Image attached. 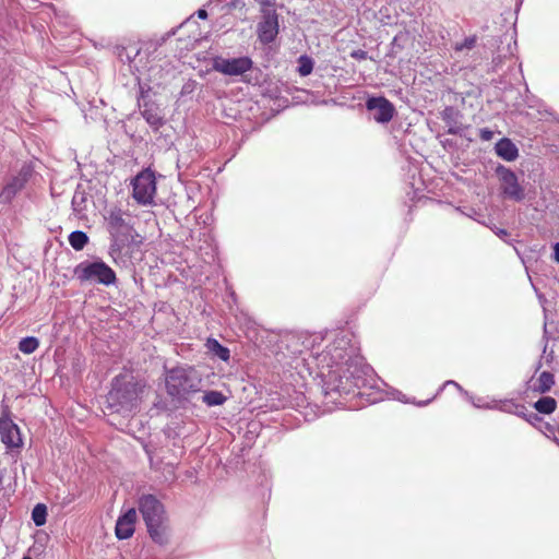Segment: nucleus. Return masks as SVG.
<instances>
[{"label": "nucleus", "instance_id": "1", "mask_svg": "<svg viewBox=\"0 0 559 559\" xmlns=\"http://www.w3.org/2000/svg\"><path fill=\"white\" fill-rule=\"evenodd\" d=\"M146 388L144 379H139L132 373H119L111 381L107 402L117 412H131L141 403Z\"/></svg>", "mask_w": 559, "mask_h": 559}, {"label": "nucleus", "instance_id": "2", "mask_svg": "<svg viewBox=\"0 0 559 559\" xmlns=\"http://www.w3.org/2000/svg\"><path fill=\"white\" fill-rule=\"evenodd\" d=\"M139 510L146 524L151 538L164 545L168 542V521L164 506L153 495H143L139 500Z\"/></svg>", "mask_w": 559, "mask_h": 559}, {"label": "nucleus", "instance_id": "3", "mask_svg": "<svg viewBox=\"0 0 559 559\" xmlns=\"http://www.w3.org/2000/svg\"><path fill=\"white\" fill-rule=\"evenodd\" d=\"M165 388L169 396L186 399L189 394L200 391L201 378L192 367H175L165 373Z\"/></svg>", "mask_w": 559, "mask_h": 559}, {"label": "nucleus", "instance_id": "4", "mask_svg": "<svg viewBox=\"0 0 559 559\" xmlns=\"http://www.w3.org/2000/svg\"><path fill=\"white\" fill-rule=\"evenodd\" d=\"M74 275L81 282L95 281L107 286L117 280L115 271L103 261L82 262L74 269Z\"/></svg>", "mask_w": 559, "mask_h": 559}, {"label": "nucleus", "instance_id": "5", "mask_svg": "<svg viewBox=\"0 0 559 559\" xmlns=\"http://www.w3.org/2000/svg\"><path fill=\"white\" fill-rule=\"evenodd\" d=\"M128 217L129 215L117 206L111 207L105 216L107 229L117 243H123L132 236L133 226Z\"/></svg>", "mask_w": 559, "mask_h": 559}, {"label": "nucleus", "instance_id": "6", "mask_svg": "<svg viewBox=\"0 0 559 559\" xmlns=\"http://www.w3.org/2000/svg\"><path fill=\"white\" fill-rule=\"evenodd\" d=\"M156 193V180L154 174L150 169H145L136 175L132 181V197L142 205L153 202Z\"/></svg>", "mask_w": 559, "mask_h": 559}, {"label": "nucleus", "instance_id": "7", "mask_svg": "<svg viewBox=\"0 0 559 559\" xmlns=\"http://www.w3.org/2000/svg\"><path fill=\"white\" fill-rule=\"evenodd\" d=\"M253 67V61L249 57L239 58H223L216 57L213 60V69L224 75L237 76L250 71Z\"/></svg>", "mask_w": 559, "mask_h": 559}, {"label": "nucleus", "instance_id": "8", "mask_svg": "<svg viewBox=\"0 0 559 559\" xmlns=\"http://www.w3.org/2000/svg\"><path fill=\"white\" fill-rule=\"evenodd\" d=\"M366 108L369 111H374L373 119L379 123L390 122L395 114L394 105L383 96L369 97L366 102Z\"/></svg>", "mask_w": 559, "mask_h": 559}, {"label": "nucleus", "instance_id": "9", "mask_svg": "<svg viewBox=\"0 0 559 559\" xmlns=\"http://www.w3.org/2000/svg\"><path fill=\"white\" fill-rule=\"evenodd\" d=\"M0 439L8 449H20L23 445L19 426L7 415L0 417Z\"/></svg>", "mask_w": 559, "mask_h": 559}, {"label": "nucleus", "instance_id": "10", "mask_svg": "<svg viewBox=\"0 0 559 559\" xmlns=\"http://www.w3.org/2000/svg\"><path fill=\"white\" fill-rule=\"evenodd\" d=\"M257 34L259 40L266 45L272 43L278 34V17L275 12H267L259 22Z\"/></svg>", "mask_w": 559, "mask_h": 559}, {"label": "nucleus", "instance_id": "11", "mask_svg": "<svg viewBox=\"0 0 559 559\" xmlns=\"http://www.w3.org/2000/svg\"><path fill=\"white\" fill-rule=\"evenodd\" d=\"M498 173L502 181L503 193L515 201L523 200L524 190L519 185L515 174L512 170L507 169L504 167L498 168Z\"/></svg>", "mask_w": 559, "mask_h": 559}, {"label": "nucleus", "instance_id": "12", "mask_svg": "<svg viewBox=\"0 0 559 559\" xmlns=\"http://www.w3.org/2000/svg\"><path fill=\"white\" fill-rule=\"evenodd\" d=\"M136 511L131 508L121 516L118 518L116 523V536L119 539H128L130 538L135 530L136 523Z\"/></svg>", "mask_w": 559, "mask_h": 559}, {"label": "nucleus", "instance_id": "13", "mask_svg": "<svg viewBox=\"0 0 559 559\" xmlns=\"http://www.w3.org/2000/svg\"><path fill=\"white\" fill-rule=\"evenodd\" d=\"M141 114L145 121L154 129L158 130L164 124V118L159 106L155 102H144Z\"/></svg>", "mask_w": 559, "mask_h": 559}, {"label": "nucleus", "instance_id": "14", "mask_svg": "<svg viewBox=\"0 0 559 559\" xmlns=\"http://www.w3.org/2000/svg\"><path fill=\"white\" fill-rule=\"evenodd\" d=\"M345 345H347V342L344 338H341L328 347L326 353L331 356V360L336 366H340L343 362L347 364L350 359L348 348Z\"/></svg>", "mask_w": 559, "mask_h": 559}, {"label": "nucleus", "instance_id": "15", "mask_svg": "<svg viewBox=\"0 0 559 559\" xmlns=\"http://www.w3.org/2000/svg\"><path fill=\"white\" fill-rule=\"evenodd\" d=\"M496 153L498 156L508 162L514 160L519 155L518 147L511 142V140L506 138L501 139L496 144Z\"/></svg>", "mask_w": 559, "mask_h": 559}, {"label": "nucleus", "instance_id": "16", "mask_svg": "<svg viewBox=\"0 0 559 559\" xmlns=\"http://www.w3.org/2000/svg\"><path fill=\"white\" fill-rule=\"evenodd\" d=\"M205 347L207 348L209 353L213 354L214 356H217L223 361H228L230 358V352L227 347L223 346L215 338H207L205 343Z\"/></svg>", "mask_w": 559, "mask_h": 559}, {"label": "nucleus", "instance_id": "17", "mask_svg": "<svg viewBox=\"0 0 559 559\" xmlns=\"http://www.w3.org/2000/svg\"><path fill=\"white\" fill-rule=\"evenodd\" d=\"M534 408L540 414L549 415L556 411L557 401L551 396H544L534 403Z\"/></svg>", "mask_w": 559, "mask_h": 559}, {"label": "nucleus", "instance_id": "18", "mask_svg": "<svg viewBox=\"0 0 559 559\" xmlns=\"http://www.w3.org/2000/svg\"><path fill=\"white\" fill-rule=\"evenodd\" d=\"M87 242L88 237L84 231L75 230L69 235V243L76 251L82 250Z\"/></svg>", "mask_w": 559, "mask_h": 559}, {"label": "nucleus", "instance_id": "19", "mask_svg": "<svg viewBox=\"0 0 559 559\" xmlns=\"http://www.w3.org/2000/svg\"><path fill=\"white\" fill-rule=\"evenodd\" d=\"M554 374L550 373L549 371H543L537 379L536 391L540 393L548 392L554 385Z\"/></svg>", "mask_w": 559, "mask_h": 559}, {"label": "nucleus", "instance_id": "20", "mask_svg": "<svg viewBox=\"0 0 559 559\" xmlns=\"http://www.w3.org/2000/svg\"><path fill=\"white\" fill-rule=\"evenodd\" d=\"M39 347L38 338L27 336L19 342V349L26 355L33 354Z\"/></svg>", "mask_w": 559, "mask_h": 559}, {"label": "nucleus", "instance_id": "21", "mask_svg": "<svg viewBox=\"0 0 559 559\" xmlns=\"http://www.w3.org/2000/svg\"><path fill=\"white\" fill-rule=\"evenodd\" d=\"M32 520L36 526H43L47 521V507L38 503L32 511Z\"/></svg>", "mask_w": 559, "mask_h": 559}, {"label": "nucleus", "instance_id": "22", "mask_svg": "<svg viewBox=\"0 0 559 559\" xmlns=\"http://www.w3.org/2000/svg\"><path fill=\"white\" fill-rule=\"evenodd\" d=\"M204 403L209 406L222 405L226 401V396L218 391H209L203 396Z\"/></svg>", "mask_w": 559, "mask_h": 559}, {"label": "nucleus", "instance_id": "23", "mask_svg": "<svg viewBox=\"0 0 559 559\" xmlns=\"http://www.w3.org/2000/svg\"><path fill=\"white\" fill-rule=\"evenodd\" d=\"M313 70V61L308 56H301L298 59V73L301 76L309 75Z\"/></svg>", "mask_w": 559, "mask_h": 559}, {"label": "nucleus", "instance_id": "24", "mask_svg": "<svg viewBox=\"0 0 559 559\" xmlns=\"http://www.w3.org/2000/svg\"><path fill=\"white\" fill-rule=\"evenodd\" d=\"M476 43H477V37L475 35L471 36V37H466L462 43H456L454 45V50L463 51L464 49H473L475 47Z\"/></svg>", "mask_w": 559, "mask_h": 559}, {"label": "nucleus", "instance_id": "25", "mask_svg": "<svg viewBox=\"0 0 559 559\" xmlns=\"http://www.w3.org/2000/svg\"><path fill=\"white\" fill-rule=\"evenodd\" d=\"M350 57L357 60H365L368 57L367 51L357 49L350 52Z\"/></svg>", "mask_w": 559, "mask_h": 559}, {"label": "nucleus", "instance_id": "26", "mask_svg": "<svg viewBox=\"0 0 559 559\" xmlns=\"http://www.w3.org/2000/svg\"><path fill=\"white\" fill-rule=\"evenodd\" d=\"M493 136V132L487 128L485 129H480L479 131V138L483 140V141H490Z\"/></svg>", "mask_w": 559, "mask_h": 559}, {"label": "nucleus", "instance_id": "27", "mask_svg": "<svg viewBox=\"0 0 559 559\" xmlns=\"http://www.w3.org/2000/svg\"><path fill=\"white\" fill-rule=\"evenodd\" d=\"M21 187H22V185H21V183H20L17 187H16V186H14V185H10V186H8V187H5V188H4L3 193H4V192H10V191L15 192V190H16V189H20Z\"/></svg>", "mask_w": 559, "mask_h": 559}, {"label": "nucleus", "instance_id": "28", "mask_svg": "<svg viewBox=\"0 0 559 559\" xmlns=\"http://www.w3.org/2000/svg\"><path fill=\"white\" fill-rule=\"evenodd\" d=\"M197 14L200 19H203V20L207 17V12L204 9L198 10Z\"/></svg>", "mask_w": 559, "mask_h": 559}, {"label": "nucleus", "instance_id": "29", "mask_svg": "<svg viewBox=\"0 0 559 559\" xmlns=\"http://www.w3.org/2000/svg\"><path fill=\"white\" fill-rule=\"evenodd\" d=\"M554 251H555V260L557 262H559V242L555 245Z\"/></svg>", "mask_w": 559, "mask_h": 559}, {"label": "nucleus", "instance_id": "30", "mask_svg": "<svg viewBox=\"0 0 559 559\" xmlns=\"http://www.w3.org/2000/svg\"><path fill=\"white\" fill-rule=\"evenodd\" d=\"M22 559H32L29 556H24Z\"/></svg>", "mask_w": 559, "mask_h": 559}]
</instances>
